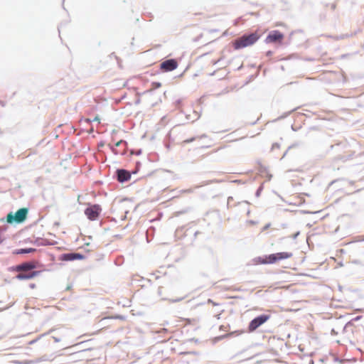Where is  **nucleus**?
I'll list each match as a JSON object with an SVG mask.
<instances>
[{
	"label": "nucleus",
	"mask_w": 364,
	"mask_h": 364,
	"mask_svg": "<svg viewBox=\"0 0 364 364\" xmlns=\"http://www.w3.org/2000/svg\"><path fill=\"white\" fill-rule=\"evenodd\" d=\"M93 121H96V122H100V118H99L98 117H95L93 119Z\"/></svg>",
	"instance_id": "nucleus-19"
},
{
	"label": "nucleus",
	"mask_w": 364,
	"mask_h": 364,
	"mask_svg": "<svg viewBox=\"0 0 364 364\" xmlns=\"http://www.w3.org/2000/svg\"><path fill=\"white\" fill-rule=\"evenodd\" d=\"M131 177L130 173L124 169H120L117 171V178L120 182H124L129 180Z\"/></svg>",
	"instance_id": "nucleus-11"
},
{
	"label": "nucleus",
	"mask_w": 364,
	"mask_h": 364,
	"mask_svg": "<svg viewBox=\"0 0 364 364\" xmlns=\"http://www.w3.org/2000/svg\"><path fill=\"white\" fill-rule=\"evenodd\" d=\"M121 144H124L125 146L127 144V143L124 141L120 140V141H117L114 146H115V147H117V146H119Z\"/></svg>",
	"instance_id": "nucleus-14"
},
{
	"label": "nucleus",
	"mask_w": 364,
	"mask_h": 364,
	"mask_svg": "<svg viewBox=\"0 0 364 364\" xmlns=\"http://www.w3.org/2000/svg\"><path fill=\"white\" fill-rule=\"evenodd\" d=\"M37 267V262L35 261L23 262L16 265L14 270L17 272H29L30 270L34 269Z\"/></svg>",
	"instance_id": "nucleus-7"
},
{
	"label": "nucleus",
	"mask_w": 364,
	"mask_h": 364,
	"mask_svg": "<svg viewBox=\"0 0 364 364\" xmlns=\"http://www.w3.org/2000/svg\"><path fill=\"white\" fill-rule=\"evenodd\" d=\"M195 139H196V138H194V137L188 139H186V140L183 141L182 144H184L190 143V142L193 141Z\"/></svg>",
	"instance_id": "nucleus-15"
},
{
	"label": "nucleus",
	"mask_w": 364,
	"mask_h": 364,
	"mask_svg": "<svg viewBox=\"0 0 364 364\" xmlns=\"http://www.w3.org/2000/svg\"><path fill=\"white\" fill-rule=\"evenodd\" d=\"M284 39V35L279 31H272L267 36L265 41L267 43H282Z\"/></svg>",
	"instance_id": "nucleus-6"
},
{
	"label": "nucleus",
	"mask_w": 364,
	"mask_h": 364,
	"mask_svg": "<svg viewBox=\"0 0 364 364\" xmlns=\"http://www.w3.org/2000/svg\"><path fill=\"white\" fill-rule=\"evenodd\" d=\"M28 213V209L27 208H20L16 212L15 215L9 213L6 216V221L9 223H12L14 221L17 223H21L26 219Z\"/></svg>",
	"instance_id": "nucleus-3"
},
{
	"label": "nucleus",
	"mask_w": 364,
	"mask_h": 364,
	"mask_svg": "<svg viewBox=\"0 0 364 364\" xmlns=\"http://www.w3.org/2000/svg\"><path fill=\"white\" fill-rule=\"evenodd\" d=\"M293 254L289 252L273 253L263 257H257L254 259L255 264H272L280 260L287 259L292 257Z\"/></svg>",
	"instance_id": "nucleus-1"
},
{
	"label": "nucleus",
	"mask_w": 364,
	"mask_h": 364,
	"mask_svg": "<svg viewBox=\"0 0 364 364\" xmlns=\"http://www.w3.org/2000/svg\"><path fill=\"white\" fill-rule=\"evenodd\" d=\"M259 38L260 36L257 32L248 35H243L235 39L232 42V46L235 50L244 48L255 44Z\"/></svg>",
	"instance_id": "nucleus-2"
},
{
	"label": "nucleus",
	"mask_w": 364,
	"mask_h": 364,
	"mask_svg": "<svg viewBox=\"0 0 364 364\" xmlns=\"http://www.w3.org/2000/svg\"><path fill=\"white\" fill-rule=\"evenodd\" d=\"M270 318L269 315L262 314L250 321L248 326V332H254L257 328L264 324Z\"/></svg>",
	"instance_id": "nucleus-5"
},
{
	"label": "nucleus",
	"mask_w": 364,
	"mask_h": 364,
	"mask_svg": "<svg viewBox=\"0 0 364 364\" xmlns=\"http://www.w3.org/2000/svg\"><path fill=\"white\" fill-rule=\"evenodd\" d=\"M185 297H180V298H178V299H173L171 300V301L173 302H178V301H182Z\"/></svg>",
	"instance_id": "nucleus-17"
},
{
	"label": "nucleus",
	"mask_w": 364,
	"mask_h": 364,
	"mask_svg": "<svg viewBox=\"0 0 364 364\" xmlns=\"http://www.w3.org/2000/svg\"><path fill=\"white\" fill-rule=\"evenodd\" d=\"M102 207L98 204L88 205L85 210V215L90 220H97L102 213Z\"/></svg>",
	"instance_id": "nucleus-4"
},
{
	"label": "nucleus",
	"mask_w": 364,
	"mask_h": 364,
	"mask_svg": "<svg viewBox=\"0 0 364 364\" xmlns=\"http://www.w3.org/2000/svg\"><path fill=\"white\" fill-rule=\"evenodd\" d=\"M178 67V62L175 59H169L162 62L160 64V69L163 72H170Z\"/></svg>",
	"instance_id": "nucleus-8"
},
{
	"label": "nucleus",
	"mask_w": 364,
	"mask_h": 364,
	"mask_svg": "<svg viewBox=\"0 0 364 364\" xmlns=\"http://www.w3.org/2000/svg\"><path fill=\"white\" fill-rule=\"evenodd\" d=\"M152 89H156L159 88L161 86V84L160 82H154L151 84Z\"/></svg>",
	"instance_id": "nucleus-13"
},
{
	"label": "nucleus",
	"mask_w": 364,
	"mask_h": 364,
	"mask_svg": "<svg viewBox=\"0 0 364 364\" xmlns=\"http://www.w3.org/2000/svg\"><path fill=\"white\" fill-rule=\"evenodd\" d=\"M34 342H35V341H31L30 342V344H32V343H33Z\"/></svg>",
	"instance_id": "nucleus-21"
},
{
	"label": "nucleus",
	"mask_w": 364,
	"mask_h": 364,
	"mask_svg": "<svg viewBox=\"0 0 364 364\" xmlns=\"http://www.w3.org/2000/svg\"><path fill=\"white\" fill-rule=\"evenodd\" d=\"M83 256L78 253H68L62 255V259L65 261H73L75 259H82Z\"/></svg>",
	"instance_id": "nucleus-10"
},
{
	"label": "nucleus",
	"mask_w": 364,
	"mask_h": 364,
	"mask_svg": "<svg viewBox=\"0 0 364 364\" xmlns=\"http://www.w3.org/2000/svg\"><path fill=\"white\" fill-rule=\"evenodd\" d=\"M269 225H266V226L264 228V229L265 230V229L268 228H269Z\"/></svg>",
	"instance_id": "nucleus-20"
},
{
	"label": "nucleus",
	"mask_w": 364,
	"mask_h": 364,
	"mask_svg": "<svg viewBox=\"0 0 364 364\" xmlns=\"http://www.w3.org/2000/svg\"><path fill=\"white\" fill-rule=\"evenodd\" d=\"M36 250L33 248L20 249L16 251V254H26L33 252Z\"/></svg>",
	"instance_id": "nucleus-12"
},
{
	"label": "nucleus",
	"mask_w": 364,
	"mask_h": 364,
	"mask_svg": "<svg viewBox=\"0 0 364 364\" xmlns=\"http://www.w3.org/2000/svg\"><path fill=\"white\" fill-rule=\"evenodd\" d=\"M111 318H115V319H120V320H124L125 319L124 316H120V315L114 316H112Z\"/></svg>",
	"instance_id": "nucleus-16"
},
{
	"label": "nucleus",
	"mask_w": 364,
	"mask_h": 364,
	"mask_svg": "<svg viewBox=\"0 0 364 364\" xmlns=\"http://www.w3.org/2000/svg\"><path fill=\"white\" fill-rule=\"evenodd\" d=\"M112 151H113V152H114L115 154H123V152H122V153L119 152V151L116 149V148H114V147H113V148H112Z\"/></svg>",
	"instance_id": "nucleus-18"
},
{
	"label": "nucleus",
	"mask_w": 364,
	"mask_h": 364,
	"mask_svg": "<svg viewBox=\"0 0 364 364\" xmlns=\"http://www.w3.org/2000/svg\"><path fill=\"white\" fill-rule=\"evenodd\" d=\"M39 274V271L18 272L16 278L18 280H27L37 277Z\"/></svg>",
	"instance_id": "nucleus-9"
}]
</instances>
